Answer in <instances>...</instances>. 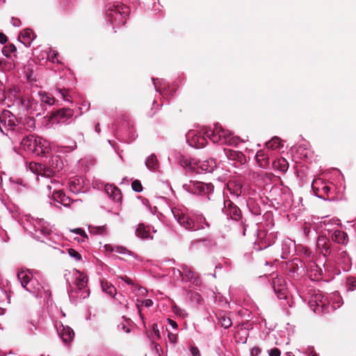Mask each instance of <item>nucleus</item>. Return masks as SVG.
<instances>
[{"label":"nucleus","mask_w":356,"mask_h":356,"mask_svg":"<svg viewBox=\"0 0 356 356\" xmlns=\"http://www.w3.org/2000/svg\"><path fill=\"white\" fill-rule=\"evenodd\" d=\"M186 141L191 147L203 148L207 143V138L213 143L237 146L242 141L239 137L234 136L229 130L224 129L216 123L213 128L204 127L200 131L190 130L186 135Z\"/></svg>","instance_id":"nucleus-1"},{"label":"nucleus","mask_w":356,"mask_h":356,"mask_svg":"<svg viewBox=\"0 0 356 356\" xmlns=\"http://www.w3.org/2000/svg\"><path fill=\"white\" fill-rule=\"evenodd\" d=\"M178 223L188 231H197L210 227V223L204 216L197 211L186 213L183 209L174 207L171 209Z\"/></svg>","instance_id":"nucleus-2"},{"label":"nucleus","mask_w":356,"mask_h":356,"mask_svg":"<svg viewBox=\"0 0 356 356\" xmlns=\"http://www.w3.org/2000/svg\"><path fill=\"white\" fill-rule=\"evenodd\" d=\"M343 304L342 298L338 291L332 293L327 296L318 293L313 295L309 306L316 314H325L339 308Z\"/></svg>","instance_id":"nucleus-3"},{"label":"nucleus","mask_w":356,"mask_h":356,"mask_svg":"<svg viewBox=\"0 0 356 356\" xmlns=\"http://www.w3.org/2000/svg\"><path fill=\"white\" fill-rule=\"evenodd\" d=\"M20 224L34 238L42 241L51 232L49 224L43 219L34 218L30 215H25L20 219Z\"/></svg>","instance_id":"nucleus-4"},{"label":"nucleus","mask_w":356,"mask_h":356,"mask_svg":"<svg viewBox=\"0 0 356 356\" xmlns=\"http://www.w3.org/2000/svg\"><path fill=\"white\" fill-rule=\"evenodd\" d=\"M67 284L70 289H67L68 294L70 297H76L81 299H85L89 296V289L87 288V277L79 270H74L72 275L69 274L72 280V284L70 282V277L65 275Z\"/></svg>","instance_id":"nucleus-5"},{"label":"nucleus","mask_w":356,"mask_h":356,"mask_svg":"<svg viewBox=\"0 0 356 356\" xmlns=\"http://www.w3.org/2000/svg\"><path fill=\"white\" fill-rule=\"evenodd\" d=\"M17 278L20 281L22 286L29 292L33 293L36 298H42L44 294L48 293L44 286L38 282L36 278H33L31 271L28 269L23 270L17 273Z\"/></svg>","instance_id":"nucleus-6"},{"label":"nucleus","mask_w":356,"mask_h":356,"mask_svg":"<svg viewBox=\"0 0 356 356\" xmlns=\"http://www.w3.org/2000/svg\"><path fill=\"white\" fill-rule=\"evenodd\" d=\"M129 13V8L121 3L110 4L106 10L107 19L113 25V29L121 26L126 22V17Z\"/></svg>","instance_id":"nucleus-7"},{"label":"nucleus","mask_w":356,"mask_h":356,"mask_svg":"<svg viewBox=\"0 0 356 356\" xmlns=\"http://www.w3.org/2000/svg\"><path fill=\"white\" fill-rule=\"evenodd\" d=\"M17 122L16 117L10 111L4 110L0 115V131L12 138L15 132L22 129Z\"/></svg>","instance_id":"nucleus-8"},{"label":"nucleus","mask_w":356,"mask_h":356,"mask_svg":"<svg viewBox=\"0 0 356 356\" xmlns=\"http://www.w3.org/2000/svg\"><path fill=\"white\" fill-rule=\"evenodd\" d=\"M271 286L279 299L286 300L289 307H293V301L290 298L286 283L282 277L277 275L273 277Z\"/></svg>","instance_id":"nucleus-9"},{"label":"nucleus","mask_w":356,"mask_h":356,"mask_svg":"<svg viewBox=\"0 0 356 356\" xmlns=\"http://www.w3.org/2000/svg\"><path fill=\"white\" fill-rule=\"evenodd\" d=\"M222 211L228 218L233 220L240 222V225L243 228V235L245 236L247 225L245 224V220L243 219L241 211L239 207L231 200H227L224 201V208Z\"/></svg>","instance_id":"nucleus-10"},{"label":"nucleus","mask_w":356,"mask_h":356,"mask_svg":"<svg viewBox=\"0 0 356 356\" xmlns=\"http://www.w3.org/2000/svg\"><path fill=\"white\" fill-rule=\"evenodd\" d=\"M47 188L49 191V195H51L55 202L64 207L70 206L71 200L60 189L59 181L55 179L51 180V184H47Z\"/></svg>","instance_id":"nucleus-11"},{"label":"nucleus","mask_w":356,"mask_h":356,"mask_svg":"<svg viewBox=\"0 0 356 356\" xmlns=\"http://www.w3.org/2000/svg\"><path fill=\"white\" fill-rule=\"evenodd\" d=\"M294 261L297 266H298V264H300V268H302V271H305V268L306 269L311 280L319 281L323 279V270L317 265L314 261L307 262V264H305L304 266H302L301 261L296 259Z\"/></svg>","instance_id":"nucleus-12"},{"label":"nucleus","mask_w":356,"mask_h":356,"mask_svg":"<svg viewBox=\"0 0 356 356\" xmlns=\"http://www.w3.org/2000/svg\"><path fill=\"white\" fill-rule=\"evenodd\" d=\"M187 191L195 195L207 196L209 199V195L213 191V186L211 183L193 181L188 186Z\"/></svg>","instance_id":"nucleus-13"},{"label":"nucleus","mask_w":356,"mask_h":356,"mask_svg":"<svg viewBox=\"0 0 356 356\" xmlns=\"http://www.w3.org/2000/svg\"><path fill=\"white\" fill-rule=\"evenodd\" d=\"M176 272L181 277L182 281L191 282L196 286L200 284V279L196 275V273L193 271L190 267L186 265H181L180 269H173V274L175 275Z\"/></svg>","instance_id":"nucleus-14"},{"label":"nucleus","mask_w":356,"mask_h":356,"mask_svg":"<svg viewBox=\"0 0 356 356\" xmlns=\"http://www.w3.org/2000/svg\"><path fill=\"white\" fill-rule=\"evenodd\" d=\"M273 241L272 234H268L265 230H259L257 232V238L255 241L254 248L256 250H261L270 246Z\"/></svg>","instance_id":"nucleus-15"},{"label":"nucleus","mask_w":356,"mask_h":356,"mask_svg":"<svg viewBox=\"0 0 356 356\" xmlns=\"http://www.w3.org/2000/svg\"><path fill=\"white\" fill-rule=\"evenodd\" d=\"M55 326L58 335L64 343H67L72 341L74 332L70 327L64 325L60 322L56 323Z\"/></svg>","instance_id":"nucleus-16"},{"label":"nucleus","mask_w":356,"mask_h":356,"mask_svg":"<svg viewBox=\"0 0 356 356\" xmlns=\"http://www.w3.org/2000/svg\"><path fill=\"white\" fill-rule=\"evenodd\" d=\"M54 119L58 123L70 124L74 119V111L69 108H64L57 111Z\"/></svg>","instance_id":"nucleus-17"},{"label":"nucleus","mask_w":356,"mask_h":356,"mask_svg":"<svg viewBox=\"0 0 356 356\" xmlns=\"http://www.w3.org/2000/svg\"><path fill=\"white\" fill-rule=\"evenodd\" d=\"M63 166H64V164H63L62 159L58 156L54 155L51 157V160L49 161L50 169L44 170L42 176L49 177L52 174L61 170L63 169Z\"/></svg>","instance_id":"nucleus-18"},{"label":"nucleus","mask_w":356,"mask_h":356,"mask_svg":"<svg viewBox=\"0 0 356 356\" xmlns=\"http://www.w3.org/2000/svg\"><path fill=\"white\" fill-rule=\"evenodd\" d=\"M36 147H34V149L32 153L35 154L38 156L46 155L51 151L50 143L46 139L38 137L37 138Z\"/></svg>","instance_id":"nucleus-19"},{"label":"nucleus","mask_w":356,"mask_h":356,"mask_svg":"<svg viewBox=\"0 0 356 356\" xmlns=\"http://www.w3.org/2000/svg\"><path fill=\"white\" fill-rule=\"evenodd\" d=\"M316 248L325 257L329 256L332 252L330 242L329 239L325 236H319L318 238Z\"/></svg>","instance_id":"nucleus-20"},{"label":"nucleus","mask_w":356,"mask_h":356,"mask_svg":"<svg viewBox=\"0 0 356 356\" xmlns=\"http://www.w3.org/2000/svg\"><path fill=\"white\" fill-rule=\"evenodd\" d=\"M35 99L33 98L22 97L18 99L16 102L20 106V109L23 113L27 115H32L33 111V102Z\"/></svg>","instance_id":"nucleus-21"},{"label":"nucleus","mask_w":356,"mask_h":356,"mask_svg":"<svg viewBox=\"0 0 356 356\" xmlns=\"http://www.w3.org/2000/svg\"><path fill=\"white\" fill-rule=\"evenodd\" d=\"M224 152L229 161H236L239 164H243L246 162L245 156L240 151L225 148Z\"/></svg>","instance_id":"nucleus-22"},{"label":"nucleus","mask_w":356,"mask_h":356,"mask_svg":"<svg viewBox=\"0 0 356 356\" xmlns=\"http://www.w3.org/2000/svg\"><path fill=\"white\" fill-rule=\"evenodd\" d=\"M195 164L197 165V168L201 170V172H211L216 168V163L213 159L195 161Z\"/></svg>","instance_id":"nucleus-23"},{"label":"nucleus","mask_w":356,"mask_h":356,"mask_svg":"<svg viewBox=\"0 0 356 356\" xmlns=\"http://www.w3.org/2000/svg\"><path fill=\"white\" fill-rule=\"evenodd\" d=\"M296 244L290 238H285L282 243V256L284 259H288L289 256L295 251Z\"/></svg>","instance_id":"nucleus-24"},{"label":"nucleus","mask_w":356,"mask_h":356,"mask_svg":"<svg viewBox=\"0 0 356 356\" xmlns=\"http://www.w3.org/2000/svg\"><path fill=\"white\" fill-rule=\"evenodd\" d=\"M37 138L38 136L35 137L33 135L24 136L20 143L22 148L25 151L33 152L34 147H36L35 144L37 143Z\"/></svg>","instance_id":"nucleus-25"},{"label":"nucleus","mask_w":356,"mask_h":356,"mask_svg":"<svg viewBox=\"0 0 356 356\" xmlns=\"http://www.w3.org/2000/svg\"><path fill=\"white\" fill-rule=\"evenodd\" d=\"M257 163L261 168H267L270 165L269 154L263 150H259L255 156Z\"/></svg>","instance_id":"nucleus-26"},{"label":"nucleus","mask_w":356,"mask_h":356,"mask_svg":"<svg viewBox=\"0 0 356 356\" xmlns=\"http://www.w3.org/2000/svg\"><path fill=\"white\" fill-rule=\"evenodd\" d=\"M136 235L140 239H152L153 236L149 227H146L143 224L138 225L136 229Z\"/></svg>","instance_id":"nucleus-27"},{"label":"nucleus","mask_w":356,"mask_h":356,"mask_svg":"<svg viewBox=\"0 0 356 356\" xmlns=\"http://www.w3.org/2000/svg\"><path fill=\"white\" fill-rule=\"evenodd\" d=\"M218 323L225 329H228L232 325V321L229 316L224 311H220L216 314Z\"/></svg>","instance_id":"nucleus-28"},{"label":"nucleus","mask_w":356,"mask_h":356,"mask_svg":"<svg viewBox=\"0 0 356 356\" xmlns=\"http://www.w3.org/2000/svg\"><path fill=\"white\" fill-rule=\"evenodd\" d=\"M331 238L334 242L343 245L347 244L348 242V237L347 234L343 231L339 229H336L333 232Z\"/></svg>","instance_id":"nucleus-29"},{"label":"nucleus","mask_w":356,"mask_h":356,"mask_svg":"<svg viewBox=\"0 0 356 356\" xmlns=\"http://www.w3.org/2000/svg\"><path fill=\"white\" fill-rule=\"evenodd\" d=\"M105 191L113 201L118 202L121 200L122 194L120 189H118L117 187L113 185H106L105 187Z\"/></svg>","instance_id":"nucleus-30"},{"label":"nucleus","mask_w":356,"mask_h":356,"mask_svg":"<svg viewBox=\"0 0 356 356\" xmlns=\"http://www.w3.org/2000/svg\"><path fill=\"white\" fill-rule=\"evenodd\" d=\"M312 188L314 194L318 198L326 200L328 199V194L330 192V187L326 185H323L321 188H316L312 185Z\"/></svg>","instance_id":"nucleus-31"},{"label":"nucleus","mask_w":356,"mask_h":356,"mask_svg":"<svg viewBox=\"0 0 356 356\" xmlns=\"http://www.w3.org/2000/svg\"><path fill=\"white\" fill-rule=\"evenodd\" d=\"M69 189L75 194L79 193L83 189V181L81 179L74 178L70 179L68 183Z\"/></svg>","instance_id":"nucleus-32"},{"label":"nucleus","mask_w":356,"mask_h":356,"mask_svg":"<svg viewBox=\"0 0 356 356\" xmlns=\"http://www.w3.org/2000/svg\"><path fill=\"white\" fill-rule=\"evenodd\" d=\"M105 248H106V250H109L111 252H115L122 254H127L129 256H131L134 258L138 257V256L135 253H134L133 252L127 250L126 248L122 247V246L115 245L114 247H111V245H106Z\"/></svg>","instance_id":"nucleus-33"},{"label":"nucleus","mask_w":356,"mask_h":356,"mask_svg":"<svg viewBox=\"0 0 356 356\" xmlns=\"http://www.w3.org/2000/svg\"><path fill=\"white\" fill-rule=\"evenodd\" d=\"M145 165L148 170L152 172L156 171L159 168V163L155 154H152L145 160Z\"/></svg>","instance_id":"nucleus-34"},{"label":"nucleus","mask_w":356,"mask_h":356,"mask_svg":"<svg viewBox=\"0 0 356 356\" xmlns=\"http://www.w3.org/2000/svg\"><path fill=\"white\" fill-rule=\"evenodd\" d=\"M21 38L23 39V40H21V42L27 46L31 44V42L34 40L35 36L34 35V33L31 29H26L19 35V38L20 39Z\"/></svg>","instance_id":"nucleus-35"},{"label":"nucleus","mask_w":356,"mask_h":356,"mask_svg":"<svg viewBox=\"0 0 356 356\" xmlns=\"http://www.w3.org/2000/svg\"><path fill=\"white\" fill-rule=\"evenodd\" d=\"M39 99L41 102V104L46 106H52L55 103V99L49 93L40 91L38 92Z\"/></svg>","instance_id":"nucleus-36"},{"label":"nucleus","mask_w":356,"mask_h":356,"mask_svg":"<svg viewBox=\"0 0 356 356\" xmlns=\"http://www.w3.org/2000/svg\"><path fill=\"white\" fill-rule=\"evenodd\" d=\"M88 231L90 234H97L100 236L108 235V230L106 225L95 226L93 225H88Z\"/></svg>","instance_id":"nucleus-37"},{"label":"nucleus","mask_w":356,"mask_h":356,"mask_svg":"<svg viewBox=\"0 0 356 356\" xmlns=\"http://www.w3.org/2000/svg\"><path fill=\"white\" fill-rule=\"evenodd\" d=\"M101 287L104 292L108 294L110 296L113 297L116 295V289L114 286L108 282L107 280H103L101 281Z\"/></svg>","instance_id":"nucleus-38"},{"label":"nucleus","mask_w":356,"mask_h":356,"mask_svg":"<svg viewBox=\"0 0 356 356\" xmlns=\"http://www.w3.org/2000/svg\"><path fill=\"white\" fill-rule=\"evenodd\" d=\"M338 260L343 265V268L348 270L351 264V259L346 251L339 253Z\"/></svg>","instance_id":"nucleus-39"},{"label":"nucleus","mask_w":356,"mask_h":356,"mask_svg":"<svg viewBox=\"0 0 356 356\" xmlns=\"http://www.w3.org/2000/svg\"><path fill=\"white\" fill-rule=\"evenodd\" d=\"M10 181L13 184V188L17 190L19 192H22L23 188H27L28 185L26 183L24 182L22 179H13V178L10 179Z\"/></svg>","instance_id":"nucleus-40"},{"label":"nucleus","mask_w":356,"mask_h":356,"mask_svg":"<svg viewBox=\"0 0 356 356\" xmlns=\"http://www.w3.org/2000/svg\"><path fill=\"white\" fill-rule=\"evenodd\" d=\"M45 110L46 107H44V105L40 103L38 100L35 99V102H33V111L32 115H41L44 114Z\"/></svg>","instance_id":"nucleus-41"},{"label":"nucleus","mask_w":356,"mask_h":356,"mask_svg":"<svg viewBox=\"0 0 356 356\" xmlns=\"http://www.w3.org/2000/svg\"><path fill=\"white\" fill-rule=\"evenodd\" d=\"M22 127L21 129H25L26 131H31L35 127V120L33 117H28L25 118V122Z\"/></svg>","instance_id":"nucleus-42"},{"label":"nucleus","mask_w":356,"mask_h":356,"mask_svg":"<svg viewBox=\"0 0 356 356\" xmlns=\"http://www.w3.org/2000/svg\"><path fill=\"white\" fill-rule=\"evenodd\" d=\"M280 138L275 136L270 140L266 143V146L269 149H276L280 147Z\"/></svg>","instance_id":"nucleus-43"},{"label":"nucleus","mask_w":356,"mask_h":356,"mask_svg":"<svg viewBox=\"0 0 356 356\" xmlns=\"http://www.w3.org/2000/svg\"><path fill=\"white\" fill-rule=\"evenodd\" d=\"M178 164L181 165L182 167H189L191 169H193V166L195 164V160L191 159L184 155L181 154V159H179Z\"/></svg>","instance_id":"nucleus-44"},{"label":"nucleus","mask_w":356,"mask_h":356,"mask_svg":"<svg viewBox=\"0 0 356 356\" xmlns=\"http://www.w3.org/2000/svg\"><path fill=\"white\" fill-rule=\"evenodd\" d=\"M261 177L262 179L264 180V182L265 183L264 190H270V191L271 189L273 188V186H271L270 182L271 181V179L274 177L273 175L271 173L265 172L261 175Z\"/></svg>","instance_id":"nucleus-45"},{"label":"nucleus","mask_w":356,"mask_h":356,"mask_svg":"<svg viewBox=\"0 0 356 356\" xmlns=\"http://www.w3.org/2000/svg\"><path fill=\"white\" fill-rule=\"evenodd\" d=\"M301 252L304 254L306 259V264L307 262L314 261V252L307 247H302Z\"/></svg>","instance_id":"nucleus-46"},{"label":"nucleus","mask_w":356,"mask_h":356,"mask_svg":"<svg viewBox=\"0 0 356 356\" xmlns=\"http://www.w3.org/2000/svg\"><path fill=\"white\" fill-rule=\"evenodd\" d=\"M181 159V154L177 151H172L168 156V160L171 163H178Z\"/></svg>","instance_id":"nucleus-47"},{"label":"nucleus","mask_w":356,"mask_h":356,"mask_svg":"<svg viewBox=\"0 0 356 356\" xmlns=\"http://www.w3.org/2000/svg\"><path fill=\"white\" fill-rule=\"evenodd\" d=\"M347 290L353 291L356 289V278L352 276L346 278Z\"/></svg>","instance_id":"nucleus-48"},{"label":"nucleus","mask_w":356,"mask_h":356,"mask_svg":"<svg viewBox=\"0 0 356 356\" xmlns=\"http://www.w3.org/2000/svg\"><path fill=\"white\" fill-rule=\"evenodd\" d=\"M339 222L340 220L339 219H335V218H324V220L323 221H321V223H323V225L325 226V229H326L327 230H330V229L327 227L328 225H339Z\"/></svg>","instance_id":"nucleus-49"},{"label":"nucleus","mask_w":356,"mask_h":356,"mask_svg":"<svg viewBox=\"0 0 356 356\" xmlns=\"http://www.w3.org/2000/svg\"><path fill=\"white\" fill-rule=\"evenodd\" d=\"M47 58L51 63H60V60L58 58V52L56 50L50 49L47 53Z\"/></svg>","instance_id":"nucleus-50"},{"label":"nucleus","mask_w":356,"mask_h":356,"mask_svg":"<svg viewBox=\"0 0 356 356\" xmlns=\"http://www.w3.org/2000/svg\"><path fill=\"white\" fill-rule=\"evenodd\" d=\"M118 328L120 330H122L125 333H129L130 332L129 322L124 319L123 322L120 323L118 325Z\"/></svg>","instance_id":"nucleus-51"},{"label":"nucleus","mask_w":356,"mask_h":356,"mask_svg":"<svg viewBox=\"0 0 356 356\" xmlns=\"http://www.w3.org/2000/svg\"><path fill=\"white\" fill-rule=\"evenodd\" d=\"M131 188L135 192L137 193H140L143 191V186L139 180H134L131 183Z\"/></svg>","instance_id":"nucleus-52"},{"label":"nucleus","mask_w":356,"mask_h":356,"mask_svg":"<svg viewBox=\"0 0 356 356\" xmlns=\"http://www.w3.org/2000/svg\"><path fill=\"white\" fill-rule=\"evenodd\" d=\"M68 254L71 257L74 258L75 261H80L81 259V254L74 249H68Z\"/></svg>","instance_id":"nucleus-53"},{"label":"nucleus","mask_w":356,"mask_h":356,"mask_svg":"<svg viewBox=\"0 0 356 356\" xmlns=\"http://www.w3.org/2000/svg\"><path fill=\"white\" fill-rule=\"evenodd\" d=\"M173 312L179 315L180 317H182V318H186L187 316H188V313L186 312V311L184 309H181L180 307H173Z\"/></svg>","instance_id":"nucleus-54"},{"label":"nucleus","mask_w":356,"mask_h":356,"mask_svg":"<svg viewBox=\"0 0 356 356\" xmlns=\"http://www.w3.org/2000/svg\"><path fill=\"white\" fill-rule=\"evenodd\" d=\"M17 51V48L14 44H9L8 46L5 47L3 50V54L6 56H8L9 53H13Z\"/></svg>","instance_id":"nucleus-55"},{"label":"nucleus","mask_w":356,"mask_h":356,"mask_svg":"<svg viewBox=\"0 0 356 356\" xmlns=\"http://www.w3.org/2000/svg\"><path fill=\"white\" fill-rule=\"evenodd\" d=\"M6 99L5 87L2 83H0V104L3 103Z\"/></svg>","instance_id":"nucleus-56"},{"label":"nucleus","mask_w":356,"mask_h":356,"mask_svg":"<svg viewBox=\"0 0 356 356\" xmlns=\"http://www.w3.org/2000/svg\"><path fill=\"white\" fill-rule=\"evenodd\" d=\"M58 92L63 99L64 101L69 102L70 96L67 95V92L65 89H59Z\"/></svg>","instance_id":"nucleus-57"},{"label":"nucleus","mask_w":356,"mask_h":356,"mask_svg":"<svg viewBox=\"0 0 356 356\" xmlns=\"http://www.w3.org/2000/svg\"><path fill=\"white\" fill-rule=\"evenodd\" d=\"M168 337L169 341L172 343H176L177 340V334L172 332L168 333Z\"/></svg>","instance_id":"nucleus-58"},{"label":"nucleus","mask_w":356,"mask_h":356,"mask_svg":"<svg viewBox=\"0 0 356 356\" xmlns=\"http://www.w3.org/2000/svg\"><path fill=\"white\" fill-rule=\"evenodd\" d=\"M280 350L277 348H272L268 350L269 356H280Z\"/></svg>","instance_id":"nucleus-59"},{"label":"nucleus","mask_w":356,"mask_h":356,"mask_svg":"<svg viewBox=\"0 0 356 356\" xmlns=\"http://www.w3.org/2000/svg\"><path fill=\"white\" fill-rule=\"evenodd\" d=\"M260 353H261V349L257 346H254V347L252 348L250 350V355L251 356H259Z\"/></svg>","instance_id":"nucleus-60"},{"label":"nucleus","mask_w":356,"mask_h":356,"mask_svg":"<svg viewBox=\"0 0 356 356\" xmlns=\"http://www.w3.org/2000/svg\"><path fill=\"white\" fill-rule=\"evenodd\" d=\"M60 149L58 150V152H70L74 149L73 146H65V147H60Z\"/></svg>","instance_id":"nucleus-61"},{"label":"nucleus","mask_w":356,"mask_h":356,"mask_svg":"<svg viewBox=\"0 0 356 356\" xmlns=\"http://www.w3.org/2000/svg\"><path fill=\"white\" fill-rule=\"evenodd\" d=\"M302 234L306 237L308 238L309 236V234L311 232V229L309 227L305 226L302 228Z\"/></svg>","instance_id":"nucleus-62"},{"label":"nucleus","mask_w":356,"mask_h":356,"mask_svg":"<svg viewBox=\"0 0 356 356\" xmlns=\"http://www.w3.org/2000/svg\"><path fill=\"white\" fill-rule=\"evenodd\" d=\"M11 24L15 27H18L21 25V21L16 17H13L11 18Z\"/></svg>","instance_id":"nucleus-63"},{"label":"nucleus","mask_w":356,"mask_h":356,"mask_svg":"<svg viewBox=\"0 0 356 356\" xmlns=\"http://www.w3.org/2000/svg\"><path fill=\"white\" fill-rule=\"evenodd\" d=\"M191 352L193 356H200V353L197 347H192Z\"/></svg>","instance_id":"nucleus-64"}]
</instances>
